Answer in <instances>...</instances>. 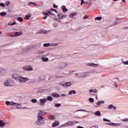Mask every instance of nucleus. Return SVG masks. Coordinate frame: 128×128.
<instances>
[{"label":"nucleus","mask_w":128,"mask_h":128,"mask_svg":"<svg viewBox=\"0 0 128 128\" xmlns=\"http://www.w3.org/2000/svg\"><path fill=\"white\" fill-rule=\"evenodd\" d=\"M6 72L2 68H0V76H4L6 74Z\"/></svg>","instance_id":"11"},{"label":"nucleus","mask_w":128,"mask_h":128,"mask_svg":"<svg viewBox=\"0 0 128 128\" xmlns=\"http://www.w3.org/2000/svg\"><path fill=\"white\" fill-rule=\"evenodd\" d=\"M14 24H16V22H12V23H8V26H14Z\"/></svg>","instance_id":"35"},{"label":"nucleus","mask_w":128,"mask_h":128,"mask_svg":"<svg viewBox=\"0 0 128 128\" xmlns=\"http://www.w3.org/2000/svg\"><path fill=\"white\" fill-rule=\"evenodd\" d=\"M60 68H64L68 66V64L66 62H62L60 64Z\"/></svg>","instance_id":"17"},{"label":"nucleus","mask_w":128,"mask_h":128,"mask_svg":"<svg viewBox=\"0 0 128 128\" xmlns=\"http://www.w3.org/2000/svg\"><path fill=\"white\" fill-rule=\"evenodd\" d=\"M17 20H18V22H24V18H22V17H18L17 18Z\"/></svg>","instance_id":"30"},{"label":"nucleus","mask_w":128,"mask_h":128,"mask_svg":"<svg viewBox=\"0 0 128 128\" xmlns=\"http://www.w3.org/2000/svg\"><path fill=\"white\" fill-rule=\"evenodd\" d=\"M94 20H102V17L101 16H98V17H96L95 18H94Z\"/></svg>","instance_id":"37"},{"label":"nucleus","mask_w":128,"mask_h":128,"mask_svg":"<svg viewBox=\"0 0 128 128\" xmlns=\"http://www.w3.org/2000/svg\"><path fill=\"white\" fill-rule=\"evenodd\" d=\"M42 14L44 16H48V12H42Z\"/></svg>","instance_id":"54"},{"label":"nucleus","mask_w":128,"mask_h":128,"mask_svg":"<svg viewBox=\"0 0 128 128\" xmlns=\"http://www.w3.org/2000/svg\"><path fill=\"white\" fill-rule=\"evenodd\" d=\"M88 100L90 102H94V100L92 98H89Z\"/></svg>","instance_id":"41"},{"label":"nucleus","mask_w":128,"mask_h":128,"mask_svg":"<svg viewBox=\"0 0 128 128\" xmlns=\"http://www.w3.org/2000/svg\"><path fill=\"white\" fill-rule=\"evenodd\" d=\"M82 76H84V75L82 74H80L77 78H82Z\"/></svg>","instance_id":"46"},{"label":"nucleus","mask_w":128,"mask_h":128,"mask_svg":"<svg viewBox=\"0 0 128 128\" xmlns=\"http://www.w3.org/2000/svg\"><path fill=\"white\" fill-rule=\"evenodd\" d=\"M76 94V92L74 90H71L69 92H68V94L70 95V94Z\"/></svg>","instance_id":"27"},{"label":"nucleus","mask_w":128,"mask_h":128,"mask_svg":"<svg viewBox=\"0 0 128 128\" xmlns=\"http://www.w3.org/2000/svg\"><path fill=\"white\" fill-rule=\"evenodd\" d=\"M36 54L39 58H40V56H48L50 54L48 53H46V52L40 50H38Z\"/></svg>","instance_id":"3"},{"label":"nucleus","mask_w":128,"mask_h":128,"mask_svg":"<svg viewBox=\"0 0 128 128\" xmlns=\"http://www.w3.org/2000/svg\"><path fill=\"white\" fill-rule=\"evenodd\" d=\"M10 106H16V108H18V106H22V104H16L14 101H11V104H10Z\"/></svg>","instance_id":"16"},{"label":"nucleus","mask_w":128,"mask_h":128,"mask_svg":"<svg viewBox=\"0 0 128 128\" xmlns=\"http://www.w3.org/2000/svg\"><path fill=\"white\" fill-rule=\"evenodd\" d=\"M84 20H86V18H88V15H85L84 18Z\"/></svg>","instance_id":"52"},{"label":"nucleus","mask_w":128,"mask_h":128,"mask_svg":"<svg viewBox=\"0 0 128 128\" xmlns=\"http://www.w3.org/2000/svg\"><path fill=\"white\" fill-rule=\"evenodd\" d=\"M60 126V122L58 121H54V122L52 124V128H56Z\"/></svg>","instance_id":"13"},{"label":"nucleus","mask_w":128,"mask_h":128,"mask_svg":"<svg viewBox=\"0 0 128 128\" xmlns=\"http://www.w3.org/2000/svg\"><path fill=\"white\" fill-rule=\"evenodd\" d=\"M42 60L44 62H48V58H44V57H42Z\"/></svg>","instance_id":"29"},{"label":"nucleus","mask_w":128,"mask_h":128,"mask_svg":"<svg viewBox=\"0 0 128 128\" xmlns=\"http://www.w3.org/2000/svg\"><path fill=\"white\" fill-rule=\"evenodd\" d=\"M23 69L24 70H26L27 72H32L34 70V68L30 65H26L23 67Z\"/></svg>","instance_id":"6"},{"label":"nucleus","mask_w":128,"mask_h":128,"mask_svg":"<svg viewBox=\"0 0 128 128\" xmlns=\"http://www.w3.org/2000/svg\"><path fill=\"white\" fill-rule=\"evenodd\" d=\"M46 100V102H48H48H52L54 98L52 96H48Z\"/></svg>","instance_id":"20"},{"label":"nucleus","mask_w":128,"mask_h":128,"mask_svg":"<svg viewBox=\"0 0 128 128\" xmlns=\"http://www.w3.org/2000/svg\"><path fill=\"white\" fill-rule=\"evenodd\" d=\"M66 96V94H62L60 95V96Z\"/></svg>","instance_id":"59"},{"label":"nucleus","mask_w":128,"mask_h":128,"mask_svg":"<svg viewBox=\"0 0 128 128\" xmlns=\"http://www.w3.org/2000/svg\"><path fill=\"white\" fill-rule=\"evenodd\" d=\"M49 118L50 120H54V115H50Z\"/></svg>","instance_id":"32"},{"label":"nucleus","mask_w":128,"mask_h":128,"mask_svg":"<svg viewBox=\"0 0 128 128\" xmlns=\"http://www.w3.org/2000/svg\"><path fill=\"white\" fill-rule=\"evenodd\" d=\"M112 108L113 110H116V107L113 106Z\"/></svg>","instance_id":"62"},{"label":"nucleus","mask_w":128,"mask_h":128,"mask_svg":"<svg viewBox=\"0 0 128 128\" xmlns=\"http://www.w3.org/2000/svg\"><path fill=\"white\" fill-rule=\"evenodd\" d=\"M120 22H122V21H117L116 22H114V26H116V24H120Z\"/></svg>","instance_id":"44"},{"label":"nucleus","mask_w":128,"mask_h":128,"mask_svg":"<svg viewBox=\"0 0 128 128\" xmlns=\"http://www.w3.org/2000/svg\"><path fill=\"white\" fill-rule=\"evenodd\" d=\"M76 112H88L86 110H78Z\"/></svg>","instance_id":"47"},{"label":"nucleus","mask_w":128,"mask_h":128,"mask_svg":"<svg viewBox=\"0 0 128 128\" xmlns=\"http://www.w3.org/2000/svg\"><path fill=\"white\" fill-rule=\"evenodd\" d=\"M11 102H12V101L10 102L8 100H7L5 102V104L6 106H10Z\"/></svg>","instance_id":"34"},{"label":"nucleus","mask_w":128,"mask_h":128,"mask_svg":"<svg viewBox=\"0 0 128 128\" xmlns=\"http://www.w3.org/2000/svg\"><path fill=\"white\" fill-rule=\"evenodd\" d=\"M34 4V2H30L28 4L30 5V4Z\"/></svg>","instance_id":"63"},{"label":"nucleus","mask_w":128,"mask_h":128,"mask_svg":"<svg viewBox=\"0 0 128 128\" xmlns=\"http://www.w3.org/2000/svg\"><path fill=\"white\" fill-rule=\"evenodd\" d=\"M44 92V90L42 89H40L39 90H38V92L39 93Z\"/></svg>","instance_id":"50"},{"label":"nucleus","mask_w":128,"mask_h":128,"mask_svg":"<svg viewBox=\"0 0 128 128\" xmlns=\"http://www.w3.org/2000/svg\"><path fill=\"white\" fill-rule=\"evenodd\" d=\"M84 3V0H81V6L82 4Z\"/></svg>","instance_id":"58"},{"label":"nucleus","mask_w":128,"mask_h":128,"mask_svg":"<svg viewBox=\"0 0 128 128\" xmlns=\"http://www.w3.org/2000/svg\"><path fill=\"white\" fill-rule=\"evenodd\" d=\"M58 44L57 43H52L50 44V46H58Z\"/></svg>","instance_id":"40"},{"label":"nucleus","mask_w":128,"mask_h":128,"mask_svg":"<svg viewBox=\"0 0 128 128\" xmlns=\"http://www.w3.org/2000/svg\"><path fill=\"white\" fill-rule=\"evenodd\" d=\"M53 6L54 8H58V6L56 5V4H54Z\"/></svg>","instance_id":"57"},{"label":"nucleus","mask_w":128,"mask_h":128,"mask_svg":"<svg viewBox=\"0 0 128 128\" xmlns=\"http://www.w3.org/2000/svg\"><path fill=\"white\" fill-rule=\"evenodd\" d=\"M77 128H84L82 127V126H78L77 127Z\"/></svg>","instance_id":"64"},{"label":"nucleus","mask_w":128,"mask_h":128,"mask_svg":"<svg viewBox=\"0 0 128 128\" xmlns=\"http://www.w3.org/2000/svg\"><path fill=\"white\" fill-rule=\"evenodd\" d=\"M122 64H124L128 66V61L123 62Z\"/></svg>","instance_id":"53"},{"label":"nucleus","mask_w":128,"mask_h":128,"mask_svg":"<svg viewBox=\"0 0 128 128\" xmlns=\"http://www.w3.org/2000/svg\"><path fill=\"white\" fill-rule=\"evenodd\" d=\"M48 14H51L52 16L54 15V13H52V11H48Z\"/></svg>","instance_id":"56"},{"label":"nucleus","mask_w":128,"mask_h":128,"mask_svg":"<svg viewBox=\"0 0 128 128\" xmlns=\"http://www.w3.org/2000/svg\"><path fill=\"white\" fill-rule=\"evenodd\" d=\"M58 16L59 20H64V18H65L66 16H68V15L62 14H58Z\"/></svg>","instance_id":"10"},{"label":"nucleus","mask_w":128,"mask_h":128,"mask_svg":"<svg viewBox=\"0 0 128 128\" xmlns=\"http://www.w3.org/2000/svg\"><path fill=\"white\" fill-rule=\"evenodd\" d=\"M62 10H63V12L64 13H66L68 12V8H66L64 6H62Z\"/></svg>","instance_id":"25"},{"label":"nucleus","mask_w":128,"mask_h":128,"mask_svg":"<svg viewBox=\"0 0 128 128\" xmlns=\"http://www.w3.org/2000/svg\"><path fill=\"white\" fill-rule=\"evenodd\" d=\"M103 120H104V122H110V120H108L106 118H104Z\"/></svg>","instance_id":"42"},{"label":"nucleus","mask_w":128,"mask_h":128,"mask_svg":"<svg viewBox=\"0 0 128 128\" xmlns=\"http://www.w3.org/2000/svg\"><path fill=\"white\" fill-rule=\"evenodd\" d=\"M44 116H40V115H39V114H38L37 116V120H44Z\"/></svg>","instance_id":"22"},{"label":"nucleus","mask_w":128,"mask_h":128,"mask_svg":"<svg viewBox=\"0 0 128 128\" xmlns=\"http://www.w3.org/2000/svg\"><path fill=\"white\" fill-rule=\"evenodd\" d=\"M46 98H41L40 99V106H44L46 103Z\"/></svg>","instance_id":"9"},{"label":"nucleus","mask_w":128,"mask_h":128,"mask_svg":"<svg viewBox=\"0 0 128 128\" xmlns=\"http://www.w3.org/2000/svg\"><path fill=\"white\" fill-rule=\"evenodd\" d=\"M22 34V32H16L15 34L14 35V38H18L19 36Z\"/></svg>","instance_id":"26"},{"label":"nucleus","mask_w":128,"mask_h":128,"mask_svg":"<svg viewBox=\"0 0 128 128\" xmlns=\"http://www.w3.org/2000/svg\"><path fill=\"white\" fill-rule=\"evenodd\" d=\"M112 108H114V105L112 104H110L108 106V110H112Z\"/></svg>","instance_id":"39"},{"label":"nucleus","mask_w":128,"mask_h":128,"mask_svg":"<svg viewBox=\"0 0 128 128\" xmlns=\"http://www.w3.org/2000/svg\"><path fill=\"white\" fill-rule=\"evenodd\" d=\"M122 122H128V118H125L123 119Z\"/></svg>","instance_id":"51"},{"label":"nucleus","mask_w":128,"mask_h":128,"mask_svg":"<svg viewBox=\"0 0 128 128\" xmlns=\"http://www.w3.org/2000/svg\"><path fill=\"white\" fill-rule=\"evenodd\" d=\"M44 124V120H37L35 122L36 126H42Z\"/></svg>","instance_id":"7"},{"label":"nucleus","mask_w":128,"mask_h":128,"mask_svg":"<svg viewBox=\"0 0 128 128\" xmlns=\"http://www.w3.org/2000/svg\"><path fill=\"white\" fill-rule=\"evenodd\" d=\"M6 126V122H4V120H0V128H4Z\"/></svg>","instance_id":"21"},{"label":"nucleus","mask_w":128,"mask_h":128,"mask_svg":"<svg viewBox=\"0 0 128 128\" xmlns=\"http://www.w3.org/2000/svg\"><path fill=\"white\" fill-rule=\"evenodd\" d=\"M52 12H56V10H54V9H52Z\"/></svg>","instance_id":"61"},{"label":"nucleus","mask_w":128,"mask_h":128,"mask_svg":"<svg viewBox=\"0 0 128 128\" xmlns=\"http://www.w3.org/2000/svg\"><path fill=\"white\" fill-rule=\"evenodd\" d=\"M78 124V122L76 120H73V121L69 120L66 122L65 124H62L61 126H60V128H66L67 126H74V124Z\"/></svg>","instance_id":"2"},{"label":"nucleus","mask_w":128,"mask_h":128,"mask_svg":"<svg viewBox=\"0 0 128 128\" xmlns=\"http://www.w3.org/2000/svg\"><path fill=\"white\" fill-rule=\"evenodd\" d=\"M48 18V16H45L43 18V20H46V18Z\"/></svg>","instance_id":"60"},{"label":"nucleus","mask_w":128,"mask_h":128,"mask_svg":"<svg viewBox=\"0 0 128 128\" xmlns=\"http://www.w3.org/2000/svg\"><path fill=\"white\" fill-rule=\"evenodd\" d=\"M34 82H36V80H32L30 82V84H34Z\"/></svg>","instance_id":"48"},{"label":"nucleus","mask_w":128,"mask_h":128,"mask_svg":"<svg viewBox=\"0 0 128 128\" xmlns=\"http://www.w3.org/2000/svg\"><path fill=\"white\" fill-rule=\"evenodd\" d=\"M53 98H58L60 96V95L56 92H53L52 94H51Z\"/></svg>","instance_id":"12"},{"label":"nucleus","mask_w":128,"mask_h":128,"mask_svg":"<svg viewBox=\"0 0 128 128\" xmlns=\"http://www.w3.org/2000/svg\"><path fill=\"white\" fill-rule=\"evenodd\" d=\"M104 104V100H100L98 102H97L96 104H98V106H102V104Z\"/></svg>","instance_id":"19"},{"label":"nucleus","mask_w":128,"mask_h":128,"mask_svg":"<svg viewBox=\"0 0 128 128\" xmlns=\"http://www.w3.org/2000/svg\"><path fill=\"white\" fill-rule=\"evenodd\" d=\"M16 108L18 110H26V109H28V110H30V108H20L18 106L16 107Z\"/></svg>","instance_id":"31"},{"label":"nucleus","mask_w":128,"mask_h":128,"mask_svg":"<svg viewBox=\"0 0 128 128\" xmlns=\"http://www.w3.org/2000/svg\"><path fill=\"white\" fill-rule=\"evenodd\" d=\"M12 82V80L10 78L7 79L4 82V84L6 86H14L12 84H11Z\"/></svg>","instance_id":"5"},{"label":"nucleus","mask_w":128,"mask_h":128,"mask_svg":"<svg viewBox=\"0 0 128 128\" xmlns=\"http://www.w3.org/2000/svg\"><path fill=\"white\" fill-rule=\"evenodd\" d=\"M118 80V78H115L113 80V82L116 84V82H117Z\"/></svg>","instance_id":"45"},{"label":"nucleus","mask_w":128,"mask_h":128,"mask_svg":"<svg viewBox=\"0 0 128 128\" xmlns=\"http://www.w3.org/2000/svg\"><path fill=\"white\" fill-rule=\"evenodd\" d=\"M76 14H78V13L76 12L71 13L69 15V18H76Z\"/></svg>","instance_id":"15"},{"label":"nucleus","mask_w":128,"mask_h":128,"mask_svg":"<svg viewBox=\"0 0 128 128\" xmlns=\"http://www.w3.org/2000/svg\"><path fill=\"white\" fill-rule=\"evenodd\" d=\"M106 124H108V126H122V124L120 123H106Z\"/></svg>","instance_id":"8"},{"label":"nucleus","mask_w":128,"mask_h":128,"mask_svg":"<svg viewBox=\"0 0 128 128\" xmlns=\"http://www.w3.org/2000/svg\"><path fill=\"white\" fill-rule=\"evenodd\" d=\"M30 16H32L31 14H27L25 16V18L26 20H30Z\"/></svg>","instance_id":"28"},{"label":"nucleus","mask_w":128,"mask_h":128,"mask_svg":"<svg viewBox=\"0 0 128 128\" xmlns=\"http://www.w3.org/2000/svg\"><path fill=\"white\" fill-rule=\"evenodd\" d=\"M0 16H6V12H2L0 14Z\"/></svg>","instance_id":"38"},{"label":"nucleus","mask_w":128,"mask_h":128,"mask_svg":"<svg viewBox=\"0 0 128 128\" xmlns=\"http://www.w3.org/2000/svg\"><path fill=\"white\" fill-rule=\"evenodd\" d=\"M60 84L63 86L64 88H69V86H71L72 83V82H61L60 83Z\"/></svg>","instance_id":"4"},{"label":"nucleus","mask_w":128,"mask_h":128,"mask_svg":"<svg viewBox=\"0 0 128 128\" xmlns=\"http://www.w3.org/2000/svg\"><path fill=\"white\" fill-rule=\"evenodd\" d=\"M12 78L16 82H19L20 84H24L30 80L28 77H22L20 74L14 73L12 75Z\"/></svg>","instance_id":"1"},{"label":"nucleus","mask_w":128,"mask_h":128,"mask_svg":"<svg viewBox=\"0 0 128 128\" xmlns=\"http://www.w3.org/2000/svg\"><path fill=\"white\" fill-rule=\"evenodd\" d=\"M50 46V43L44 44H43V46H44V48H48V46Z\"/></svg>","instance_id":"33"},{"label":"nucleus","mask_w":128,"mask_h":128,"mask_svg":"<svg viewBox=\"0 0 128 128\" xmlns=\"http://www.w3.org/2000/svg\"><path fill=\"white\" fill-rule=\"evenodd\" d=\"M62 106V104H56L54 105L55 108H60Z\"/></svg>","instance_id":"43"},{"label":"nucleus","mask_w":128,"mask_h":128,"mask_svg":"<svg viewBox=\"0 0 128 128\" xmlns=\"http://www.w3.org/2000/svg\"><path fill=\"white\" fill-rule=\"evenodd\" d=\"M31 102L33 104H36V102H38V100H36V99H32Z\"/></svg>","instance_id":"36"},{"label":"nucleus","mask_w":128,"mask_h":128,"mask_svg":"<svg viewBox=\"0 0 128 128\" xmlns=\"http://www.w3.org/2000/svg\"><path fill=\"white\" fill-rule=\"evenodd\" d=\"M38 114H39V116H44L46 114V112H42V110H40L38 112Z\"/></svg>","instance_id":"18"},{"label":"nucleus","mask_w":128,"mask_h":128,"mask_svg":"<svg viewBox=\"0 0 128 128\" xmlns=\"http://www.w3.org/2000/svg\"><path fill=\"white\" fill-rule=\"evenodd\" d=\"M0 6H2V8H4L6 6V4L4 3H0Z\"/></svg>","instance_id":"49"},{"label":"nucleus","mask_w":128,"mask_h":128,"mask_svg":"<svg viewBox=\"0 0 128 128\" xmlns=\"http://www.w3.org/2000/svg\"><path fill=\"white\" fill-rule=\"evenodd\" d=\"M88 66H92L93 68H98V64H94V63H89L87 64Z\"/></svg>","instance_id":"14"},{"label":"nucleus","mask_w":128,"mask_h":128,"mask_svg":"<svg viewBox=\"0 0 128 128\" xmlns=\"http://www.w3.org/2000/svg\"><path fill=\"white\" fill-rule=\"evenodd\" d=\"M98 90L96 89H90L89 90V92H94V94H98Z\"/></svg>","instance_id":"23"},{"label":"nucleus","mask_w":128,"mask_h":128,"mask_svg":"<svg viewBox=\"0 0 128 128\" xmlns=\"http://www.w3.org/2000/svg\"><path fill=\"white\" fill-rule=\"evenodd\" d=\"M10 4V1H8L6 2V6H8L9 4Z\"/></svg>","instance_id":"55"},{"label":"nucleus","mask_w":128,"mask_h":128,"mask_svg":"<svg viewBox=\"0 0 128 128\" xmlns=\"http://www.w3.org/2000/svg\"><path fill=\"white\" fill-rule=\"evenodd\" d=\"M94 114L96 116H102V114H100V111L95 112Z\"/></svg>","instance_id":"24"}]
</instances>
